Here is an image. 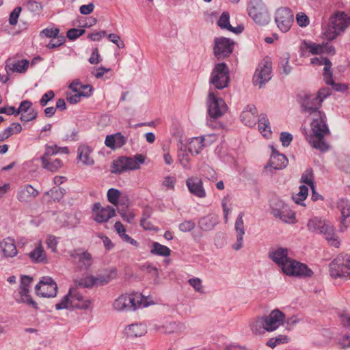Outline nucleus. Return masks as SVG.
<instances>
[{
  "mask_svg": "<svg viewBox=\"0 0 350 350\" xmlns=\"http://www.w3.org/2000/svg\"><path fill=\"white\" fill-rule=\"evenodd\" d=\"M257 115L250 113L247 111H243L241 114V120L246 126H252L256 122V116Z\"/></svg>",
  "mask_w": 350,
  "mask_h": 350,
  "instance_id": "3c124183",
  "label": "nucleus"
},
{
  "mask_svg": "<svg viewBox=\"0 0 350 350\" xmlns=\"http://www.w3.org/2000/svg\"><path fill=\"white\" fill-rule=\"evenodd\" d=\"M285 315L279 310H273L268 316H264L267 332H273L278 329L284 321Z\"/></svg>",
  "mask_w": 350,
  "mask_h": 350,
  "instance_id": "4be33fe9",
  "label": "nucleus"
},
{
  "mask_svg": "<svg viewBox=\"0 0 350 350\" xmlns=\"http://www.w3.org/2000/svg\"><path fill=\"white\" fill-rule=\"evenodd\" d=\"M305 47L309 49L310 52L312 55H318L323 53V46L322 44H318L315 43H308L306 41L304 42Z\"/></svg>",
  "mask_w": 350,
  "mask_h": 350,
  "instance_id": "5fc2aeb1",
  "label": "nucleus"
},
{
  "mask_svg": "<svg viewBox=\"0 0 350 350\" xmlns=\"http://www.w3.org/2000/svg\"><path fill=\"white\" fill-rule=\"evenodd\" d=\"M265 322V321L263 319V317H258L252 321L250 324L252 332L256 335L265 334V332H267V327Z\"/></svg>",
  "mask_w": 350,
  "mask_h": 350,
  "instance_id": "79ce46f5",
  "label": "nucleus"
},
{
  "mask_svg": "<svg viewBox=\"0 0 350 350\" xmlns=\"http://www.w3.org/2000/svg\"><path fill=\"white\" fill-rule=\"evenodd\" d=\"M288 253V250L284 247L272 248L269 252V258L281 268L282 272L291 260Z\"/></svg>",
  "mask_w": 350,
  "mask_h": 350,
  "instance_id": "aec40b11",
  "label": "nucleus"
},
{
  "mask_svg": "<svg viewBox=\"0 0 350 350\" xmlns=\"http://www.w3.org/2000/svg\"><path fill=\"white\" fill-rule=\"evenodd\" d=\"M288 275L297 277H311L313 271L305 264L291 259L283 271Z\"/></svg>",
  "mask_w": 350,
  "mask_h": 350,
  "instance_id": "a211bd4d",
  "label": "nucleus"
},
{
  "mask_svg": "<svg viewBox=\"0 0 350 350\" xmlns=\"http://www.w3.org/2000/svg\"><path fill=\"white\" fill-rule=\"evenodd\" d=\"M28 256L33 262L42 264L49 262V258L40 241L36 244L34 249L29 253Z\"/></svg>",
  "mask_w": 350,
  "mask_h": 350,
  "instance_id": "7c9ffc66",
  "label": "nucleus"
},
{
  "mask_svg": "<svg viewBox=\"0 0 350 350\" xmlns=\"http://www.w3.org/2000/svg\"><path fill=\"white\" fill-rule=\"evenodd\" d=\"M40 35L49 38H54L61 36L58 28H45L40 31Z\"/></svg>",
  "mask_w": 350,
  "mask_h": 350,
  "instance_id": "6e6d98bb",
  "label": "nucleus"
},
{
  "mask_svg": "<svg viewBox=\"0 0 350 350\" xmlns=\"http://www.w3.org/2000/svg\"><path fill=\"white\" fill-rule=\"evenodd\" d=\"M76 284L80 287L91 288L95 286L94 277L92 275L86 276L75 281Z\"/></svg>",
  "mask_w": 350,
  "mask_h": 350,
  "instance_id": "8fccbe9b",
  "label": "nucleus"
},
{
  "mask_svg": "<svg viewBox=\"0 0 350 350\" xmlns=\"http://www.w3.org/2000/svg\"><path fill=\"white\" fill-rule=\"evenodd\" d=\"M91 301L83 297L78 291L70 290L68 295H65L61 301L55 305L57 310L76 308L81 310L88 309Z\"/></svg>",
  "mask_w": 350,
  "mask_h": 350,
  "instance_id": "423d86ee",
  "label": "nucleus"
},
{
  "mask_svg": "<svg viewBox=\"0 0 350 350\" xmlns=\"http://www.w3.org/2000/svg\"><path fill=\"white\" fill-rule=\"evenodd\" d=\"M322 105V100H319L315 94H305L301 102L302 111L310 115L314 116L315 113L323 112L319 109Z\"/></svg>",
  "mask_w": 350,
  "mask_h": 350,
  "instance_id": "6ab92c4d",
  "label": "nucleus"
},
{
  "mask_svg": "<svg viewBox=\"0 0 350 350\" xmlns=\"http://www.w3.org/2000/svg\"><path fill=\"white\" fill-rule=\"evenodd\" d=\"M244 213L243 212L239 213L237 220L235 221V230L237 233V243L232 245V248L234 250H239L243 247V235L245 234V229L243 226V217Z\"/></svg>",
  "mask_w": 350,
  "mask_h": 350,
  "instance_id": "2f4dec72",
  "label": "nucleus"
},
{
  "mask_svg": "<svg viewBox=\"0 0 350 350\" xmlns=\"http://www.w3.org/2000/svg\"><path fill=\"white\" fill-rule=\"evenodd\" d=\"M46 243L47 247L51 250V252L55 253L57 252V246L58 244L57 238L53 235H49L46 239Z\"/></svg>",
  "mask_w": 350,
  "mask_h": 350,
  "instance_id": "bf43d9fd",
  "label": "nucleus"
},
{
  "mask_svg": "<svg viewBox=\"0 0 350 350\" xmlns=\"http://www.w3.org/2000/svg\"><path fill=\"white\" fill-rule=\"evenodd\" d=\"M150 297L138 292L124 293L118 296L112 303V309L118 312H135L139 309L154 305Z\"/></svg>",
  "mask_w": 350,
  "mask_h": 350,
  "instance_id": "f257e3e1",
  "label": "nucleus"
},
{
  "mask_svg": "<svg viewBox=\"0 0 350 350\" xmlns=\"http://www.w3.org/2000/svg\"><path fill=\"white\" fill-rule=\"evenodd\" d=\"M219 222V217L216 215H208L201 218L198 222L200 228L204 231L211 230Z\"/></svg>",
  "mask_w": 350,
  "mask_h": 350,
  "instance_id": "e433bc0d",
  "label": "nucleus"
},
{
  "mask_svg": "<svg viewBox=\"0 0 350 350\" xmlns=\"http://www.w3.org/2000/svg\"><path fill=\"white\" fill-rule=\"evenodd\" d=\"M301 182L311 187L314 185V174L312 168H308L301 177Z\"/></svg>",
  "mask_w": 350,
  "mask_h": 350,
  "instance_id": "09e8293b",
  "label": "nucleus"
},
{
  "mask_svg": "<svg viewBox=\"0 0 350 350\" xmlns=\"http://www.w3.org/2000/svg\"><path fill=\"white\" fill-rule=\"evenodd\" d=\"M35 291L37 295L42 297H55L57 293V285L52 278L44 276L36 286Z\"/></svg>",
  "mask_w": 350,
  "mask_h": 350,
  "instance_id": "4468645a",
  "label": "nucleus"
},
{
  "mask_svg": "<svg viewBox=\"0 0 350 350\" xmlns=\"http://www.w3.org/2000/svg\"><path fill=\"white\" fill-rule=\"evenodd\" d=\"M42 167L49 171L55 172L58 171L63 166V162L59 159H55L53 161L51 159H45V157H41Z\"/></svg>",
  "mask_w": 350,
  "mask_h": 350,
  "instance_id": "a19ab883",
  "label": "nucleus"
},
{
  "mask_svg": "<svg viewBox=\"0 0 350 350\" xmlns=\"http://www.w3.org/2000/svg\"><path fill=\"white\" fill-rule=\"evenodd\" d=\"M234 42L225 37L216 38L213 52L217 59L228 57L233 51Z\"/></svg>",
  "mask_w": 350,
  "mask_h": 350,
  "instance_id": "dca6fc26",
  "label": "nucleus"
},
{
  "mask_svg": "<svg viewBox=\"0 0 350 350\" xmlns=\"http://www.w3.org/2000/svg\"><path fill=\"white\" fill-rule=\"evenodd\" d=\"M107 196L108 201L110 203L113 204V205H115L118 207L120 206V204L121 202L122 203L126 202H123L122 200H121L120 202H118V200L120 197V192L119 190H118L116 189H113V188L109 189L107 191Z\"/></svg>",
  "mask_w": 350,
  "mask_h": 350,
  "instance_id": "de8ad7c7",
  "label": "nucleus"
},
{
  "mask_svg": "<svg viewBox=\"0 0 350 350\" xmlns=\"http://www.w3.org/2000/svg\"><path fill=\"white\" fill-rule=\"evenodd\" d=\"M29 62L27 59H16L10 58L5 63V70L9 75L11 72H25L29 67Z\"/></svg>",
  "mask_w": 350,
  "mask_h": 350,
  "instance_id": "cd10ccee",
  "label": "nucleus"
},
{
  "mask_svg": "<svg viewBox=\"0 0 350 350\" xmlns=\"http://www.w3.org/2000/svg\"><path fill=\"white\" fill-rule=\"evenodd\" d=\"M94 219L98 223L107 222L115 216V209L111 206L103 207L100 203H95L92 208Z\"/></svg>",
  "mask_w": 350,
  "mask_h": 350,
  "instance_id": "412c9836",
  "label": "nucleus"
},
{
  "mask_svg": "<svg viewBox=\"0 0 350 350\" xmlns=\"http://www.w3.org/2000/svg\"><path fill=\"white\" fill-rule=\"evenodd\" d=\"M272 62L269 57L264 58L258 66L253 77V83L259 88L271 79Z\"/></svg>",
  "mask_w": 350,
  "mask_h": 350,
  "instance_id": "f8f14e48",
  "label": "nucleus"
},
{
  "mask_svg": "<svg viewBox=\"0 0 350 350\" xmlns=\"http://www.w3.org/2000/svg\"><path fill=\"white\" fill-rule=\"evenodd\" d=\"M186 184L191 194L200 198L206 196V191L203 188V183L201 179L198 177H191L187 180Z\"/></svg>",
  "mask_w": 350,
  "mask_h": 350,
  "instance_id": "c85d7f7f",
  "label": "nucleus"
},
{
  "mask_svg": "<svg viewBox=\"0 0 350 350\" xmlns=\"http://www.w3.org/2000/svg\"><path fill=\"white\" fill-rule=\"evenodd\" d=\"M59 152L68 154L69 152L68 148L67 147H58L57 145H46L45 152L42 157H45V159H49L51 156L55 155Z\"/></svg>",
  "mask_w": 350,
  "mask_h": 350,
  "instance_id": "c03bdc74",
  "label": "nucleus"
},
{
  "mask_svg": "<svg viewBox=\"0 0 350 350\" xmlns=\"http://www.w3.org/2000/svg\"><path fill=\"white\" fill-rule=\"evenodd\" d=\"M87 94L72 92L67 95V100L70 104H76L81 100L82 96H87Z\"/></svg>",
  "mask_w": 350,
  "mask_h": 350,
  "instance_id": "e2e57ef3",
  "label": "nucleus"
},
{
  "mask_svg": "<svg viewBox=\"0 0 350 350\" xmlns=\"http://www.w3.org/2000/svg\"><path fill=\"white\" fill-rule=\"evenodd\" d=\"M208 113L211 118H218L226 112L228 106L225 101L210 91L207 98Z\"/></svg>",
  "mask_w": 350,
  "mask_h": 350,
  "instance_id": "ddd939ff",
  "label": "nucleus"
},
{
  "mask_svg": "<svg viewBox=\"0 0 350 350\" xmlns=\"http://www.w3.org/2000/svg\"><path fill=\"white\" fill-rule=\"evenodd\" d=\"M229 81V69L226 64H217L211 72L210 83L217 90H222L228 85Z\"/></svg>",
  "mask_w": 350,
  "mask_h": 350,
  "instance_id": "9d476101",
  "label": "nucleus"
},
{
  "mask_svg": "<svg viewBox=\"0 0 350 350\" xmlns=\"http://www.w3.org/2000/svg\"><path fill=\"white\" fill-rule=\"evenodd\" d=\"M146 157L142 154H136L133 157H119L113 161L111 172L122 174L127 171L137 170L145 163Z\"/></svg>",
  "mask_w": 350,
  "mask_h": 350,
  "instance_id": "39448f33",
  "label": "nucleus"
},
{
  "mask_svg": "<svg viewBox=\"0 0 350 350\" xmlns=\"http://www.w3.org/2000/svg\"><path fill=\"white\" fill-rule=\"evenodd\" d=\"M293 14L288 8H280L275 14V22L282 32H287L293 23Z\"/></svg>",
  "mask_w": 350,
  "mask_h": 350,
  "instance_id": "2eb2a0df",
  "label": "nucleus"
},
{
  "mask_svg": "<svg viewBox=\"0 0 350 350\" xmlns=\"http://www.w3.org/2000/svg\"><path fill=\"white\" fill-rule=\"evenodd\" d=\"M38 194V191L31 185H25L18 189L16 197L21 202H29L35 199Z\"/></svg>",
  "mask_w": 350,
  "mask_h": 350,
  "instance_id": "c756f323",
  "label": "nucleus"
},
{
  "mask_svg": "<svg viewBox=\"0 0 350 350\" xmlns=\"http://www.w3.org/2000/svg\"><path fill=\"white\" fill-rule=\"evenodd\" d=\"M150 253L154 255L168 256L170 255L171 250L167 246L160 244L158 242H153Z\"/></svg>",
  "mask_w": 350,
  "mask_h": 350,
  "instance_id": "49530a36",
  "label": "nucleus"
},
{
  "mask_svg": "<svg viewBox=\"0 0 350 350\" xmlns=\"http://www.w3.org/2000/svg\"><path fill=\"white\" fill-rule=\"evenodd\" d=\"M337 207L341 213V224L339 226V231L344 232L347 228V223L350 222V202L345 198H341L337 203Z\"/></svg>",
  "mask_w": 350,
  "mask_h": 350,
  "instance_id": "a878e982",
  "label": "nucleus"
},
{
  "mask_svg": "<svg viewBox=\"0 0 350 350\" xmlns=\"http://www.w3.org/2000/svg\"><path fill=\"white\" fill-rule=\"evenodd\" d=\"M126 202L120 203L118 207V212L121 215L122 219L129 222L132 223L133 221L135 215L133 212L128 210V200H126Z\"/></svg>",
  "mask_w": 350,
  "mask_h": 350,
  "instance_id": "a18cd8bd",
  "label": "nucleus"
},
{
  "mask_svg": "<svg viewBox=\"0 0 350 350\" xmlns=\"http://www.w3.org/2000/svg\"><path fill=\"white\" fill-rule=\"evenodd\" d=\"M188 282L195 289L196 291L200 293L204 292L202 280L200 278H191L189 280Z\"/></svg>",
  "mask_w": 350,
  "mask_h": 350,
  "instance_id": "052dcab7",
  "label": "nucleus"
},
{
  "mask_svg": "<svg viewBox=\"0 0 350 350\" xmlns=\"http://www.w3.org/2000/svg\"><path fill=\"white\" fill-rule=\"evenodd\" d=\"M258 129L260 133L265 137L271 135V134L270 122L267 115L265 113H262L259 116Z\"/></svg>",
  "mask_w": 350,
  "mask_h": 350,
  "instance_id": "37998d69",
  "label": "nucleus"
},
{
  "mask_svg": "<svg viewBox=\"0 0 350 350\" xmlns=\"http://www.w3.org/2000/svg\"><path fill=\"white\" fill-rule=\"evenodd\" d=\"M0 252L5 258H14L18 254L15 239L8 237L0 241Z\"/></svg>",
  "mask_w": 350,
  "mask_h": 350,
  "instance_id": "b1692460",
  "label": "nucleus"
},
{
  "mask_svg": "<svg viewBox=\"0 0 350 350\" xmlns=\"http://www.w3.org/2000/svg\"><path fill=\"white\" fill-rule=\"evenodd\" d=\"M66 42V38L64 36L62 35L60 36H58L57 38H53L48 44H46V48L53 49H55L58 46H62Z\"/></svg>",
  "mask_w": 350,
  "mask_h": 350,
  "instance_id": "13d9d810",
  "label": "nucleus"
},
{
  "mask_svg": "<svg viewBox=\"0 0 350 350\" xmlns=\"http://www.w3.org/2000/svg\"><path fill=\"white\" fill-rule=\"evenodd\" d=\"M329 273L332 279H350V257L339 254L329 264Z\"/></svg>",
  "mask_w": 350,
  "mask_h": 350,
  "instance_id": "6e6552de",
  "label": "nucleus"
},
{
  "mask_svg": "<svg viewBox=\"0 0 350 350\" xmlns=\"http://www.w3.org/2000/svg\"><path fill=\"white\" fill-rule=\"evenodd\" d=\"M271 213L284 223L295 224V214L282 200H275L271 204Z\"/></svg>",
  "mask_w": 350,
  "mask_h": 350,
  "instance_id": "9b49d317",
  "label": "nucleus"
},
{
  "mask_svg": "<svg viewBox=\"0 0 350 350\" xmlns=\"http://www.w3.org/2000/svg\"><path fill=\"white\" fill-rule=\"evenodd\" d=\"M32 282V278L27 275H24L21 278V287L19 294L21 295V301L26 303L27 304L37 308V304L29 295V286Z\"/></svg>",
  "mask_w": 350,
  "mask_h": 350,
  "instance_id": "5701e85b",
  "label": "nucleus"
},
{
  "mask_svg": "<svg viewBox=\"0 0 350 350\" xmlns=\"http://www.w3.org/2000/svg\"><path fill=\"white\" fill-rule=\"evenodd\" d=\"M311 129L313 135L310 139L312 146L321 151L328 150V145L325 142L324 137L329 133L326 124V116L324 112L315 113L312 116Z\"/></svg>",
  "mask_w": 350,
  "mask_h": 350,
  "instance_id": "f03ea898",
  "label": "nucleus"
},
{
  "mask_svg": "<svg viewBox=\"0 0 350 350\" xmlns=\"http://www.w3.org/2000/svg\"><path fill=\"white\" fill-rule=\"evenodd\" d=\"M147 332L146 325L144 323H133L125 328V333L130 337H140Z\"/></svg>",
  "mask_w": 350,
  "mask_h": 350,
  "instance_id": "c9c22d12",
  "label": "nucleus"
},
{
  "mask_svg": "<svg viewBox=\"0 0 350 350\" xmlns=\"http://www.w3.org/2000/svg\"><path fill=\"white\" fill-rule=\"evenodd\" d=\"M308 193V187L304 185H301L299 193L293 197V200L296 204H300L301 201H304L307 198Z\"/></svg>",
  "mask_w": 350,
  "mask_h": 350,
  "instance_id": "864d4df0",
  "label": "nucleus"
},
{
  "mask_svg": "<svg viewBox=\"0 0 350 350\" xmlns=\"http://www.w3.org/2000/svg\"><path fill=\"white\" fill-rule=\"evenodd\" d=\"M279 69L281 72L288 75L291 72V67L289 65V57L282 58L279 63Z\"/></svg>",
  "mask_w": 350,
  "mask_h": 350,
  "instance_id": "4d7b16f0",
  "label": "nucleus"
},
{
  "mask_svg": "<svg viewBox=\"0 0 350 350\" xmlns=\"http://www.w3.org/2000/svg\"><path fill=\"white\" fill-rule=\"evenodd\" d=\"M319 61H322V62L324 64V68H323V77H324V81L325 82V83H331L330 82L331 81V75H330V72L332 71L331 70V67H332V62L331 61L327 58V57H314V58H312L311 59V64H319Z\"/></svg>",
  "mask_w": 350,
  "mask_h": 350,
  "instance_id": "4c0bfd02",
  "label": "nucleus"
},
{
  "mask_svg": "<svg viewBox=\"0 0 350 350\" xmlns=\"http://www.w3.org/2000/svg\"><path fill=\"white\" fill-rule=\"evenodd\" d=\"M204 137H193L184 143L183 137H180L178 142L176 143L178 148V155L180 163L186 169L189 168L190 157L187 151L191 154H199L204 146Z\"/></svg>",
  "mask_w": 350,
  "mask_h": 350,
  "instance_id": "7ed1b4c3",
  "label": "nucleus"
},
{
  "mask_svg": "<svg viewBox=\"0 0 350 350\" xmlns=\"http://www.w3.org/2000/svg\"><path fill=\"white\" fill-rule=\"evenodd\" d=\"M21 7H16L14 10L11 12L9 18V23L12 25H15L17 23L18 18L19 17V15L21 12Z\"/></svg>",
  "mask_w": 350,
  "mask_h": 350,
  "instance_id": "69168bd1",
  "label": "nucleus"
},
{
  "mask_svg": "<svg viewBox=\"0 0 350 350\" xmlns=\"http://www.w3.org/2000/svg\"><path fill=\"white\" fill-rule=\"evenodd\" d=\"M70 256L72 261L81 269H89L93 263L92 254L83 249L70 252Z\"/></svg>",
  "mask_w": 350,
  "mask_h": 350,
  "instance_id": "f3484780",
  "label": "nucleus"
},
{
  "mask_svg": "<svg viewBox=\"0 0 350 350\" xmlns=\"http://www.w3.org/2000/svg\"><path fill=\"white\" fill-rule=\"evenodd\" d=\"M112 278L110 275H100L97 277H94L95 286H103L108 284Z\"/></svg>",
  "mask_w": 350,
  "mask_h": 350,
  "instance_id": "0e129e2a",
  "label": "nucleus"
},
{
  "mask_svg": "<svg viewBox=\"0 0 350 350\" xmlns=\"http://www.w3.org/2000/svg\"><path fill=\"white\" fill-rule=\"evenodd\" d=\"M249 16L260 25H266L270 21L267 8L262 0H250L247 5Z\"/></svg>",
  "mask_w": 350,
  "mask_h": 350,
  "instance_id": "1a4fd4ad",
  "label": "nucleus"
},
{
  "mask_svg": "<svg viewBox=\"0 0 350 350\" xmlns=\"http://www.w3.org/2000/svg\"><path fill=\"white\" fill-rule=\"evenodd\" d=\"M23 130L22 126L18 122L12 123L8 127L0 132V142H4L13 135L20 133Z\"/></svg>",
  "mask_w": 350,
  "mask_h": 350,
  "instance_id": "58836bf2",
  "label": "nucleus"
},
{
  "mask_svg": "<svg viewBox=\"0 0 350 350\" xmlns=\"http://www.w3.org/2000/svg\"><path fill=\"white\" fill-rule=\"evenodd\" d=\"M19 114H21V120L23 122H29L37 116V113L32 107L31 102L29 100H23L21 103L19 107L16 109V116Z\"/></svg>",
  "mask_w": 350,
  "mask_h": 350,
  "instance_id": "393cba45",
  "label": "nucleus"
},
{
  "mask_svg": "<svg viewBox=\"0 0 350 350\" xmlns=\"http://www.w3.org/2000/svg\"><path fill=\"white\" fill-rule=\"evenodd\" d=\"M349 25H350V17L342 12H338L334 16L330 17L324 33L325 36L328 40H334Z\"/></svg>",
  "mask_w": 350,
  "mask_h": 350,
  "instance_id": "0eeeda50",
  "label": "nucleus"
},
{
  "mask_svg": "<svg viewBox=\"0 0 350 350\" xmlns=\"http://www.w3.org/2000/svg\"><path fill=\"white\" fill-rule=\"evenodd\" d=\"M297 23L300 27H306L309 24L308 17L303 12L297 14Z\"/></svg>",
  "mask_w": 350,
  "mask_h": 350,
  "instance_id": "774afa93",
  "label": "nucleus"
},
{
  "mask_svg": "<svg viewBox=\"0 0 350 350\" xmlns=\"http://www.w3.org/2000/svg\"><path fill=\"white\" fill-rule=\"evenodd\" d=\"M85 33L84 29L72 28L67 31V37L72 40H76Z\"/></svg>",
  "mask_w": 350,
  "mask_h": 350,
  "instance_id": "680f3d73",
  "label": "nucleus"
},
{
  "mask_svg": "<svg viewBox=\"0 0 350 350\" xmlns=\"http://www.w3.org/2000/svg\"><path fill=\"white\" fill-rule=\"evenodd\" d=\"M126 137L120 133L107 135L105 140V146L112 150H114L116 148H121L126 144Z\"/></svg>",
  "mask_w": 350,
  "mask_h": 350,
  "instance_id": "72a5a7b5",
  "label": "nucleus"
},
{
  "mask_svg": "<svg viewBox=\"0 0 350 350\" xmlns=\"http://www.w3.org/2000/svg\"><path fill=\"white\" fill-rule=\"evenodd\" d=\"M307 228L309 231L323 234L329 244L335 247H338L340 242L335 233L334 226L329 223H326L318 217L310 219L307 224Z\"/></svg>",
  "mask_w": 350,
  "mask_h": 350,
  "instance_id": "20e7f679",
  "label": "nucleus"
},
{
  "mask_svg": "<svg viewBox=\"0 0 350 350\" xmlns=\"http://www.w3.org/2000/svg\"><path fill=\"white\" fill-rule=\"evenodd\" d=\"M69 88L72 92L87 94V96H82V97H89L92 93V86L90 85H83L79 80H75L70 85Z\"/></svg>",
  "mask_w": 350,
  "mask_h": 350,
  "instance_id": "ea45409f",
  "label": "nucleus"
},
{
  "mask_svg": "<svg viewBox=\"0 0 350 350\" xmlns=\"http://www.w3.org/2000/svg\"><path fill=\"white\" fill-rule=\"evenodd\" d=\"M92 149L86 145H81L77 149V158L81 163L86 165H92L94 160L91 156Z\"/></svg>",
  "mask_w": 350,
  "mask_h": 350,
  "instance_id": "f704fd0d",
  "label": "nucleus"
},
{
  "mask_svg": "<svg viewBox=\"0 0 350 350\" xmlns=\"http://www.w3.org/2000/svg\"><path fill=\"white\" fill-rule=\"evenodd\" d=\"M196 226V224L192 220L185 221L179 225V229L182 232H189Z\"/></svg>",
  "mask_w": 350,
  "mask_h": 350,
  "instance_id": "338daca9",
  "label": "nucleus"
},
{
  "mask_svg": "<svg viewBox=\"0 0 350 350\" xmlns=\"http://www.w3.org/2000/svg\"><path fill=\"white\" fill-rule=\"evenodd\" d=\"M271 148L272 154L265 168L272 167L274 170H282L286 167L288 164L287 157L284 154L279 153L273 146H271Z\"/></svg>",
  "mask_w": 350,
  "mask_h": 350,
  "instance_id": "bb28decb",
  "label": "nucleus"
},
{
  "mask_svg": "<svg viewBox=\"0 0 350 350\" xmlns=\"http://www.w3.org/2000/svg\"><path fill=\"white\" fill-rule=\"evenodd\" d=\"M338 167L347 174H350V157L344 155L339 158Z\"/></svg>",
  "mask_w": 350,
  "mask_h": 350,
  "instance_id": "603ef678",
  "label": "nucleus"
},
{
  "mask_svg": "<svg viewBox=\"0 0 350 350\" xmlns=\"http://www.w3.org/2000/svg\"><path fill=\"white\" fill-rule=\"evenodd\" d=\"M217 25L221 29H227L236 34L241 33L244 29L242 25L234 27L230 24V14L228 12H224L221 14L217 21Z\"/></svg>",
  "mask_w": 350,
  "mask_h": 350,
  "instance_id": "473e14b6",
  "label": "nucleus"
}]
</instances>
